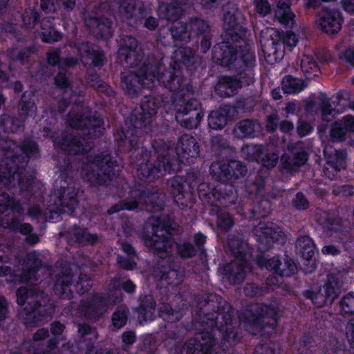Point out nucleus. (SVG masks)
<instances>
[{"instance_id": "obj_1", "label": "nucleus", "mask_w": 354, "mask_h": 354, "mask_svg": "<svg viewBox=\"0 0 354 354\" xmlns=\"http://www.w3.org/2000/svg\"><path fill=\"white\" fill-rule=\"evenodd\" d=\"M224 47L226 49L224 50L222 57L220 58L223 64L230 65L234 62L237 61L238 63L243 62L248 67L244 73H240V80L225 77L217 84V91L223 96L229 97L232 95L234 92L243 85L249 84L252 82L254 74L250 66L254 61V55L253 53L247 51L241 56L240 59H237V50L227 46ZM217 58L219 59V57Z\"/></svg>"}, {"instance_id": "obj_2", "label": "nucleus", "mask_w": 354, "mask_h": 354, "mask_svg": "<svg viewBox=\"0 0 354 354\" xmlns=\"http://www.w3.org/2000/svg\"><path fill=\"white\" fill-rule=\"evenodd\" d=\"M266 37L263 44V50L268 57H273L274 62L280 61L284 56V45L293 48L296 46L298 39L292 32H287L281 35L278 30L268 28L266 32Z\"/></svg>"}, {"instance_id": "obj_3", "label": "nucleus", "mask_w": 354, "mask_h": 354, "mask_svg": "<svg viewBox=\"0 0 354 354\" xmlns=\"http://www.w3.org/2000/svg\"><path fill=\"white\" fill-rule=\"evenodd\" d=\"M143 239L146 245L160 252L167 251L172 245L169 231L160 225L158 218L151 217L144 227Z\"/></svg>"}, {"instance_id": "obj_4", "label": "nucleus", "mask_w": 354, "mask_h": 354, "mask_svg": "<svg viewBox=\"0 0 354 354\" xmlns=\"http://www.w3.org/2000/svg\"><path fill=\"white\" fill-rule=\"evenodd\" d=\"M176 153L180 161L192 162L199 153L195 138L189 135L182 136L176 147Z\"/></svg>"}, {"instance_id": "obj_5", "label": "nucleus", "mask_w": 354, "mask_h": 354, "mask_svg": "<svg viewBox=\"0 0 354 354\" xmlns=\"http://www.w3.org/2000/svg\"><path fill=\"white\" fill-rule=\"evenodd\" d=\"M327 159V166L324 169V174L328 178H333L335 172L346 167V156L344 152L333 150L332 147L324 149Z\"/></svg>"}, {"instance_id": "obj_6", "label": "nucleus", "mask_w": 354, "mask_h": 354, "mask_svg": "<svg viewBox=\"0 0 354 354\" xmlns=\"http://www.w3.org/2000/svg\"><path fill=\"white\" fill-rule=\"evenodd\" d=\"M339 285L333 277L319 290L312 296L313 302L317 306H322L328 301L331 302L339 294Z\"/></svg>"}, {"instance_id": "obj_7", "label": "nucleus", "mask_w": 354, "mask_h": 354, "mask_svg": "<svg viewBox=\"0 0 354 354\" xmlns=\"http://www.w3.org/2000/svg\"><path fill=\"white\" fill-rule=\"evenodd\" d=\"M198 104L196 101L187 103L183 110H178L176 118L187 128L196 127L202 118L197 110Z\"/></svg>"}, {"instance_id": "obj_8", "label": "nucleus", "mask_w": 354, "mask_h": 354, "mask_svg": "<svg viewBox=\"0 0 354 354\" xmlns=\"http://www.w3.org/2000/svg\"><path fill=\"white\" fill-rule=\"evenodd\" d=\"M254 231L258 237V241L268 248L272 245L274 241H278L283 235L282 232L278 228H276L272 223L267 225L260 223Z\"/></svg>"}, {"instance_id": "obj_9", "label": "nucleus", "mask_w": 354, "mask_h": 354, "mask_svg": "<svg viewBox=\"0 0 354 354\" xmlns=\"http://www.w3.org/2000/svg\"><path fill=\"white\" fill-rule=\"evenodd\" d=\"M321 28L328 34L337 32L342 27V18L338 12H325L319 19Z\"/></svg>"}, {"instance_id": "obj_10", "label": "nucleus", "mask_w": 354, "mask_h": 354, "mask_svg": "<svg viewBox=\"0 0 354 354\" xmlns=\"http://www.w3.org/2000/svg\"><path fill=\"white\" fill-rule=\"evenodd\" d=\"M297 66V70L300 71L308 79H311L319 74L318 64L311 55L304 54L299 57Z\"/></svg>"}, {"instance_id": "obj_11", "label": "nucleus", "mask_w": 354, "mask_h": 354, "mask_svg": "<svg viewBox=\"0 0 354 354\" xmlns=\"http://www.w3.org/2000/svg\"><path fill=\"white\" fill-rule=\"evenodd\" d=\"M354 131V118L345 116L342 120L336 122L332 128L330 135L333 139L339 140L348 132Z\"/></svg>"}, {"instance_id": "obj_12", "label": "nucleus", "mask_w": 354, "mask_h": 354, "mask_svg": "<svg viewBox=\"0 0 354 354\" xmlns=\"http://www.w3.org/2000/svg\"><path fill=\"white\" fill-rule=\"evenodd\" d=\"M261 131L259 123L250 120L241 122L234 129V133L236 137L243 138L250 136H255Z\"/></svg>"}, {"instance_id": "obj_13", "label": "nucleus", "mask_w": 354, "mask_h": 354, "mask_svg": "<svg viewBox=\"0 0 354 354\" xmlns=\"http://www.w3.org/2000/svg\"><path fill=\"white\" fill-rule=\"evenodd\" d=\"M86 23L96 37L108 38L112 35L110 22L107 19L99 21V19H94L86 21Z\"/></svg>"}, {"instance_id": "obj_14", "label": "nucleus", "mask_w": 354, "mask_h": 354, "mask_svg": "<svg viewBox=\"0 0 354 354\" xmlns=\"http://www.w3.org/2000/svg\"><path fill=\"white\" fill-rule=\"evenodd\" d=\"M289 0H277L276 17L279 21L286 25H292L294 23L295 15L289 8Z\"/></svg>"}, {"instance_id": "obj_15", "label": "nucleus", "mask_w": 354, "mask_h": 354, "mask_svg": "<svg viewBox=\"0 0 354 354\" xmlns=\"http://www.w3.org/2000/svg\"><path fill=\"white\" fill-rule=\"evenodd\" d=\"M297 251L306 260H310L315 254V247L312 239L308 236L297 240Z\"/></svg>"}, {"instance_id": "obj_16", "label": "nucleus", "mask_w": 354, "mask_h": 354, "mask_svg": "<svg viewBox=\"0 0 354 354\" xmlns=\"http://www.w3.org/2000/svg\"><path fill=\"white\" fill-rule=\"evenodd\" d=\"M306 85L299 78H294L291 76L285 77L282 81V89L285 93L294 94L301 91Z\"/></svg>"}, {"instance_id": "obj_17", "label": "nucleus", "mask_w": 354, "mask_h": 354, "mask_svg": "<svg viewBox=\"0 0 354 354\" xmlns=\"http://www.w3.org/2000/svg\"><path fill=\"white\" fill-rule=\"evenodd\" d=\"M113 163L110 160V156L109 154H106L103 156H98L95 160L88 165V167L93 170L97 169V176H100L99 171H101L104 174L109 172V169L112 167Z\"/></svg>"}, {"instance_id": "obj_18", "label": "nucleus", "mask_w": 354, "mask_h": 354, "mask_svg": "<svg viewBox=\"0 0 354 354\" xmlns=\"http://www.w3.org/2000/svg\"><path fill=\"white\" fill-rule=\"evenodd\" d=\"M136 2L135 0H124L119 8V12L122 19H129L133 16L140 14V9L136 8Z\"/></svg>"}, {"instance_id": "obj_19", "label": "nucleus", "mask_w": 354, "mask_h": 354, "mask_svg": "<svg viewBox=\"0 0 354 354\" xmlns=\"http://www.w3.org/2000/svg\"><path fill=\"white\" fill-rule=\"evenodd\" d=\"M41 39L45 42L57 41L61 38V34L56 31L50 24L48 20L41 23Z\"/></svg>"}, {"instance_id": "obj_20", "label": "nucleus", "mask_w": 354, "mask_h": 354, "mask_svg": "<svg viewBox=\"0 0 354 354\" xmlns=\"http://www.w3.org/2000/svg\"><path fill=\"white\" fill-rule=\"evenodd\" d=\"M122 248L129 259L126 260L124 257H118V263L124 269L131 270L136 266L133 249L131 245L127 243L122 244Z\"/></svg>"}, {"instance_id": "obj_21", "label": "nucleus", "mask_w": 354, "mask_h": 354, "mask_svg": "<svg viewBox=\"0 0 354 354\" xmlns=\"http://www.w3.org/2000/svg\"><path fill=\"white\" fill-rule=\"evenodd\" d=\"M223 112L224 111L223 110L211 112L208 118V124L212 129H221L225 126L227 118L223 115Z\"/></svg>"}, {"instance_id": "obj_22", "label": "nucleus", "mask_w": 354, "mask_h": 354, "mask_svg": "<svg viewBox=\"0 0 354 354\" xmlns=\"http://www.w3.org/2000/svg\"><path fill=\"white\" fill-rule=\"evenodd\" d=\"M147 305L142 306L139 310V316L143 321L152 320L154 317L155 302L151 297H147Z\"/></svg>"}, {"instance_id": "obj_23", "label": "nucleus", "mask_w": 354, "mask_h": 354, "mask_svg": "<svg viewBox=\"0 0 354 354\" xmlns=\"http://www.w3.org/2000/svg\"><path fill=\"white\" fill-rule=\"evenodd\" d=\"M280 265V262L278 259L274 258L271 259H268L266 261V262L264 264V266L267 268L268 269L274 270L280 275H290V274L293 273L295 272V266L290 265L289 266V271H286L284 270H278ZM261 266H263L261 263Z\"/></svg>"}, {"instance_id": "obj_24", "label": "nucleus", "mask_w": 354, "mask_h": 354, "mask_svg": "<svg viewBox=\"0 0 354 354\" xmlns=\"http://www.w3.org/2000/svg\"><path fill=\"white\" fill-rule=\"evenodd\" d=\"M73 234L76 236L77 241L85 243H93L97 240L95 234H91L84 229L75 228Z\"/></svg>"}, {"instance_id": "obj_25", "label": "nucleus", "mask_w": 354, "mask_h": 354, "mask_svg": "<svg viewBox=\"0 0 354 354\" xmlns=\"http://www.w3.org/2000/svg\"><path fill=\"white\" fill-rule=\"evenodd\" d=\"M17 303L19 305H24L26 300H28V303L30 304L35 300H38L39 298H42L41 295H28V291L26 288H19L17 292Z\"/></svg>"}, {"instance_id": "obj_26", "label": "nucleus", "mask_w": 354, "mask_h": 354, "mask_svg": "<svg viewBox=\"0 0 354 354\" xmlns=\"http://www.w3.org/2000/svg\"><path fill=\"white\" fill-rule=\"evenodd\" d=\"M136 46L137 41L135 38L127 37L124 41L123 46L119 50V54L120 55H124L125 59H127L130 53L136 48Z\"/></svg>"}, {"instance_id": "obj_27", "label": "nucleus", "mask_w": 354, "mask_h": 354, "mask_svg": "<svg viewBox=\"0 0 354 354\" xmlns=\"http://www.w3.org/2000/svg\"><path fill=\"white\" fill-rule=\"evenodd\" d=\"M306 160L307 154L304 151L297 153L293 160H286L285 157L282 158V161H284L285 166L289 169H293L295 165H304Z\"/></svg>"}, {"instance_id": "obj_28", "label": "nucleus", "mask_w": 354, "mask_h": 354, "mask_svg": "<svg viewBox=\"0 0 354 354\" xmlns=\"http://www.w3.org/2000/svg\"><path fill=\"white\" fill-rule=\"evenodd\" d=\"M261 147L256 145H247L242 149L243 156L248 160H256L259 158Z\"/></svg>"}, {"instance_id": "obj_29", "label": "nucleus", "mask_w": 354, "mask_h": 354, "mask_svg": "<svg viewBox=\"0 0 354 354\" xmlns=\"http://www.w3.org/2000/svg\"><path fill=\"white\" fill-rule=\"evenodd\" d=\"M341 310L344 313H354V293L345 296L340 304Z\"/></svg>"}, {"instance_id": "obj_30", "label": "nucleus", "mask_w": 354, "mask_h": 354, "mask_svg": "<svg viewBox=\"0 0 354 354\" xmlns=\"http://www.w3.org/2000/svg\"><path fill=\"white\" fill-rule=\"evenodd\" d=\"M232 266L233 268L236 267V270H233V272L229 275V279L234 283L243 281L245 277V269L243 266L238 263H234Z\"/></svg>"}, {"instance_id": "obj_31", "label": "nucleus", "mask_w": 354, "mask_h": 354, "mask_svg": "<svg viewBox=\"0 0 354 354\" xmlns=\"http://www.w3.org/2000/svg\"><path fill=\"white\" fill-rule=\"evenodd\" d=\"M275 326H276V319H273L272 324H270L268 326V331L266 332V333L269 334V333H272L274 330ZM266 328H267V326H266L263 328H262L259 322H254V324H249L248 326V330L250 331V333H253L254 335L258 334L261 330V329L266 330Z\"/></svg>"}, {"instance_id": "obj_32", "label": "nucleus", "mask_w": 354, "mask_h": 354, "mask_svg": "<svg viewBox=\"0 0 354 354\" xmlns=\"http://www.w3.org/2000/svg\"><path fill=\"white\" fill-rule=\"evenodd\" d=\"M127 321V315L124 310H118L115 312L112 317L113 324L118 328L124 326Z\"/></svg>"}, {"instance_id": "obj_33", "label": "nucleus", "mask_w": 354, "mask_h": 354, "mask_svg": "<svg viewBox=\"0 0 354 354\" xmlns=\"http://www.w3.org/2000/svg\"><path fill=\"white\" fill-rule=\"evenodd\" d=\"M217 224L223 230H228L232 226L233 221L228 214L224 213L218 217Z\"/></svg>"}, {"instance_id": "obj_34", "label": "nucleus", "mask_w": 354, "mask_h": 354, "mask_svg": "<svg viewBox=\"0 0 354 354\" xmlns=\"http://www.w3.org/2000/svg\"><path fill=\"white\" fill-rule=\"evenodd\" d=\"M229 167L232 170V176L238 178L239 176H243L246 173V169L243 165L239 161H232L229 165Z\"/></svg>"}, {"instance_id": "obj_35", "label": "nucleus", "mask_w": 354, "mask_h": 354, "mask_svg": "<svg viewBox=\"0 0 354 354\" xmlns=\"http://www.w3.org/2000/svg\"><path fill=\"white\" fill-rule=\"evenodd\" d=\"M12 230L19 231L24 234H28L32 231L31 226L28 223L21 224L19 221H12L9 226Z\"/></svg>"}, {"instance_id": "obj_36", "label": "nucleus", "mask_w": 354, "mask_h": 354, "mask_svg": "<svg viewBox=\"0 0 354 354\" xmlns=\"http://www.w3.org/2000/svg\"><path fill=\"white\" fill-rule=\"evenodd\" d=\"M37 19V15L36 12L31 10L30 12H26L23 16V21L24 24L28 28H32L34 26Z\"/></svg>"}, {"instance_id": "obj_37", "label": "nucleus", "mask_w": 354, "mask_h": 354, "mask_svg": "<svg viewBox=\"0 0 354 354\" xmlns=\"http://www.w3.org/2000/svg\"><path fill=\"white\" fill-rule=\"evenodd\" d=\"M178 252L183 257H190L194 254V250L192 245L183 243L178 245Z\"/></svg>"}, {"instance_id": "obj_38", "label": "nucleus", "mask_w": 354, "mask_h": 354, "mask_svg": "<svg viewBox=\"0 0 354 354\" xmlns=\"http://www.w3.org/2000/svg\"><path fill=\"white\" fill-rule=\"evenodd\" d=\"M256 8L257 12L261 15H266L270 10L267 0H256Z\"/></svg>"}, {"instance_id": "obj_39", "label": "nucleus", "mask_w": 354, "mask_h": 354, "mask_svg": "<svg viewBox=\"0 0 354 354\" xmlns=\"http://www.w3.org/2000/svg\"><path fill=\"white\" fill-rule=\"evenodd\" d=\"M294 205L298 209H306L308 203L302 194H297L294 200Z\"/></svg>"}, {"instance_id": "obj_40", "label": "nucleus", "mask_w": 354, "mask_h": 354, "mask_svg": "<svg viewBox=\"0 0 354 354\" xmlns=\"http://www.w3.org/2000/svg\"><path fill=\"white\" fill-rule=\"evenodd\" d=\"M346 335L351 344L354 345V318L347 324Z\"/></svg>"}, {"instance_id": "obj_41", "label": "nucleus", "mask_w": 354, "mask_h": 354, "mask_svg": "<svg viewBox=\"0 0 354 354\" xmlns=\"http://www.w3.org/2000/svg\"><path fill=\"white\" fill-rule=\"evenodd\" d=\"M313 129L312 126L307 122H300L297 127L298 133L300 136H305L311 132Z\"/></svg>"}, {"instance_id": "obj_42", "label": "nucleus", "mask_w": 354, "mask_h": 354, "mask_svg": "<svg viewBox=\"0 0 354 354\" xmlns=\"http://www.w3.org/2000/svg\"><path fill=\"white\" fill-rule=\"evenodd\" d=\"M277 160L278 156L273 153L271 156H267L266 158H263L262 164L265 167H272L276 165Z\"/></svg>"}, {"instance_id": "obj_43", "label": "nucleus", "mask_w": 354, "mask_h": 354, "mask_svg": "<svg viewBox=\"0 0 354 354\" xmlns=\"http://www.w3.org/2000/svg\"><path fill=\"white\" fill-rule=\"evenodd\" d=\"M19 175L18 173H13L12 176H10L8 178H4L1 180V181L6 185H15L16 183H19L21 184V181L19 178Z\"/></svg>"}, {"instance_id": "obj_44", "label": "nucleus", "mask_w": 354, "mask_h": 354, "mask_svg": "<svg viewBox=\"0 0 354 354\" xmlns=\"http://www.w3.org/2000/svg\"><path fill=\"white\" fill-rule=\"evenodd\" d=\"M10 200L9 197L5 194L0 195V214L4 212L8 205H10Z\"/></svg>"}, {"instance_id": "obj_45", "label": "nucleus", "mask_w": 354, "mask_h": 354, "mask_svg": "<svg viewBox=\"0 0 354 354\" xmlns=\"http://www.w3.org/2000/svg\"><path fill=\"white\" fill-rule=\"evenodd\" d=\"M56 84L60 88H64L68 86V80L65 75L59 73L55 78Z\"/></svg>"}, {"instance_id": "obj_46", "label": "nucleus", "mask_w": 354, "mask_h": 354, "mask_svg": "<svg viewBox=\"0 0 354 354\" xmlns=\"http://www.w3.org/2000/svg\"><path fill=\"white\" fill-rule=\"evenodd\" d=\"M48 62L54 65L59 62V53L57 50H52L48 54Z\"/></svg>"}, {"instance_id": "obj_47", "label": "nucleus", "mask_w": 354, "mask_h": 354, "mask_svg": "<svg viewBox=\"0 0 354 354\" xmlns=\"http://www.w3.org/2000/svg\"><path fill=\"white\" fill-rule=\"evenodd\" d=\"M149 76H151V74H145V75L135 76L134 78L139 83L143 84V86L149 87L151 86V83L149 82L151 80H149Z\"/></svg>"}, {"instance_id": "obj_48", "label": "nucleus", "mask_w": 354, "mask_h": 354, "mask_svg": "<svg viewBox=\"0 0 354 354\" xmlns=\"http://www.w3.org/2000/svg\"><path fill=\"white\" fill-rule=\"evenodd\" d=\"M254 354H274V351L268 345L257 347Z\"/></svg>"}, {"instance_id": "obj_49", "label": "nucleus", "mask_w": 354, "mask_h": 354, "mask_svg": "<svg viewBox=\"0 0 354 354\" xmlns=\"http://www.w3.org/2000/svg\"><path fill=\"white\" fill-rule=\"evenodd\" d=\"M322 252L324 254L337 255L339 254V250L333 245H326L322 248Z\"/></svg>"}, {"instance_id": "obj_50", "label": "nucleus", "mask_w": 354, "mask_h": 354, "mask_svg": "<svg viewBox=\"0 0 354 354\" xmlns=\"http://www.w3.org/2000/svg\"><path fill=\"white\" fill-rule=\"evenodd\" d=\"M345 59L351 65H354V48L346 50L344 54Z\"/></svg>"}, {"instance_id": "obj_51", "label": "nucleus", "mask_w": 354, "mask_h": 354, "mask_svg": "<svg viewBox=\"0 0 354 354\" xmlns=\"http://www.w3.org/2000/svg\"><path fill=\"white\" fill-rule=\"evenodd\" d=\"M41 7L44 11H55V8L50 0H41Z\"/></svg>"}, {"instance_id": "obj_52", "label": "nucleus", "mask_w": 354, "mask_h": 354, "mask_svg": "<svg viewBox=\"0 0 354 354\" xmlns=\"http://www.w3.org/2000/svg\"><path fill=\"white\" fill-rule=\"evenodd\" d=\"M344 9L348 12H354V0H342Z\"/></svg>"}, {"instance_id": "obj_53", "label": "nucleus", "mask_w": 354, "mask_h": 354, "mask_svg": "<svg viewBox=\"0 0 354 354\" xmlns=\"http://www.w3.org/2000/svg\"><path fill=\"white\" fill-rule=\"evenodd\" d=\"M80 142H73V143L69 146V149H68L70 152H73L74 153H77L79 152L84 151V149L81 147L80 145Z\"/></svg>"}, {"instance_id": "obj_54", "label": "nucleus", "mask_w": 354, "mask_h": 354, "mask_svg": "<svg viewBox=\"0 0 354 354\" xmlns=\"http://www.w3.org/2000/svg\"><path fill=\"white\" fill-rule=\"evenodd\" d=\"M277 120V118L276 115L269 116L266 127L270 131H274L276 129Z\"/></svg>"}, {"instance_id": "obj_55", "label": "nucleus", "mask_w": 354, "mask_h": 354, "mask_svg": "<svg viewBox=\"0 0 354 354\" xmlns=\"http://www.w3.org/2000/svg\"><path fill=\"white\" fill-rule=\"evenodd\" d=\"M258 292V288L252 284H249L245 287V293L247 295L254 296L257 295Z\"/></svg>"}, {"instance_id": "obj_56", "label": "nucleus", "mask_w": 354, "mask_h": 354, "mask_svg": "<svg viewBox=\"0 0 354 354\" xmlns=\"http://www.w3.org/2000/svg\"><path fill=\"white\" fill-rule=\"evenodd\" d=\"M123 342L126 344H131L134 342L135 335L132 332H126L123 334Z\"/></svg>"}, {"instance_id": "obj_57", "label": "nucleus", "mask_w": 354, "mask_h": 354, "mask_svg": "<svg viewBox=\"0 0 354 354\" xmlns=\"http://www.w3.org/2000/svg\"><path fill=\"white\" fill-rule=\"evenodd\" d=\"M64 330V326L59 322L52 324L51 331L55 335L60 334Z\"/></svg>"}, {"instance_id": "obj_58", "label": "nucleus", "mask_w": 354, "mask_h": 354, "mask_svg": "<svg viewBox=\"0 0 354 354\" xmlns=\"http://www.w3.org/2000/svg\"><path fill=\"white\" fill-rule=\"evenodd\" d=\"M6 313V301L3 297H0V321L5 317Z\"/></svg>"}, {"instance_id": "obj_59", "label": "nucleus", "mask_w": 354, "mask_h": 354, "mask_svg": "<svg viewBox=\"0 0 354 354\" xmlns=\"http://www.w3.org/2000/svg\"><path fill=\"white\" fill-rule=\"evenodd\" d=\"M145 26L149 29L153 30L157 26V21L156 19L153 17H149L145 21Z\"/></svg>"}, {"instance_id": "obj_60", "label": "nucleus", "mask_w": 354, "mask_h": 354, "mask_svg": "<svg viewBox=\"0 0 354 354\" xmlns=\"http://www.w3.org/2000/svg\"><path fill=\"white\" fill-rule=\"evenodd\" d=\"M123 289L127 292H131L134 291L136 288L135 284L131 281H127L122 285Z\"/></svg>"}, {"instance_id": "obj_61", "label": "nucleus", "mask_w": 354, "mask_h": 354, "mask_svg": "<svg viewBox=\"0 0 354 354\" xmlns=\"http://www.w3.org/2000/svg\"><path fill=\"white\" fill-rule=\"evenodd\" d=\"M77 120L78 121L80 120V124H77L75 121H73V122H71L70 123V125L72 126L74 128H79V127H82L86 126V122H88L89 123H91L90 120L82 119V118H77Z\"/></svg>"}, {"instance_id": "obj_62", "label": "nucleus", "mask_w": 354, "mask_h": 354, "mask_svg": "<svg viewBox=\"0 0 354 354\" xmlns=\"http://www.w3.org/2000/svg\"><path fill=\"white\" fill-rule=\"evenodd\" d=\"M280 129L282 131L288 132L293 129V124L289 121H285L280 125Z\"/></svg>"}, {"instance_id": "obj_63", "label": "nucleus", "mask_w": 354, "mask_h": 354, "mask_svg": "<svg viewBox=\"0 0 354 354\" xmlns=\"http://www.w3.org/2000/svg\"><path fill=\"white\" fill-rule=\"evenodd\" d=\"M79 50L81 53V55H83L85 53L86 56L89 57L91 55L90 52L88 51V44H81L80 47L79 48Z\"/></svg>"}, {"instance_id": "obj_64", "label": "nucleus", "mask_w": 354, "mask_h": 354, "mask_svg": "<svg viewBox=\"0 0 354 354\" xmlns=\"http://www.w3.org/2000/svg\"><path fill=\"white\" fill-rule=\"evenodd\" d=\"M48 331L45 329L39 330L35 335L34 339L38 340L45 337L47 335Z\"/></svg>"}]
</instances>
